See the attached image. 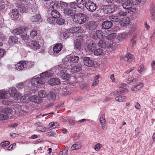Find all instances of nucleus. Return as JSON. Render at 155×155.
Returning <instances> with one entry per match:
<instances>
[{"label":"nucleus","instance_id":"63","mask_svg":"<svg viewBox=\"0 0 155 155\" xmlns=\"http://www.w3.org/2000/svg\"><path fill=\"white\" fill-rule=\"evenodd\" d=\"M136 36H133L130 40V42L132 44V45H135L136 44Z\"/></svg>","mask_w":155,"mask_h":155},{"label":"nucleus","instance_id":"20","mask_svg":"<svg viewBox=\"0 0 155 155\" xmlns=\"http://www.w3.org/2000/svg\"><path fill=\"white\" fill-rule=\"evenodd\" d=\"M112 22L109 21H105L102 23L101 26L103 29H109L112 26Z\"/></svg>","mask_w":155,"mask_h":155},{"label":"nucleus","instance_id":"57","mask_svg":"<svg viewBox=\"0 0 155 155\" xmlns=\"http://www.w3.org/2000/svg\"><path fill=\"white\" fill-rule=\"evenodd\" d=\"M14 96H13L12 97H13L14 99L15 100H20L21 97V94L19 92H16V93L15 94Z\"/></svg>","mask_w":155,"mask_h":155},{"label":"nucleus","instance_id":"35","mask_svg":"<svg viewBox=\"0 0 155 155\" xmlns=\"http://www.w3.org/2000/svg\"><path fill=\"white\" fill-rule=\"evenodd\" d=\"M87 0H77V3L78 8H84V6L85 7L86 3Z\"/></svg>","mask_w":155,"mask_h":155},{"label":"nucleus","instance_id":"13","mask_svg":"<svg viewBox=\"0 0 155 155\" xmlns=\"http://www.w3.org/2000/svg\"><path fill=\"white\" fill-rule=\"evenodd\" d=\"M29 45L30 48L35 51L39 49L41 47L39 42L36 41H31Z\"/></svg>","mask_w":155,"mask_h":155},{"label":"nucleus","instance_id":"58","mask_svg":"<svg viewBox=\"0 0 155 155\" xmlns=\"http://www.w3.org/2000/svg\"><path fill=\"white\" fill-rule=\"evenodd\" d=\"M77 5V2L76 3L75 2H73L70 3L69 7L75 10V9H76V8L78 7Z\"/></svg>","mask_w":155,"mask_h":155},{"label":"nucleus","instance_id":"1","mask_svg":"<svg viewBox=\"0 0 155 155\" xmlns=\"http://www.w3.org/2000/svg\"><path fill=\"white\" fill-rule=\"evenodd\" d=\"M51 76L50 71H46L42 73L40 77L34 78L31 80V84L35 87H39L43 84V79Z\"/></svg>","mask_w":155,"mask_h":155},{"label":"nucleus","instance_id":"45","mask_svg":"<svg viewBox=\"0 0 155 155\" xmlns=\"http://www.w3.org/2000/svg\"><path fill=\"white\" fill-rule=\"evenodd\" d=\"M94 52V53L95 55H99L103 54V50L101 48L95 50Z\"/></svg>","mask_w":155,"mask_h":155},{"label":"nucleus","instance_id":"10","mask_svg":"<svg viewBox=\"0 0 155 155\" xmlns=\"http://www.w3.org/2000/svg\"><path fill=\"white\" fill-rule=\"evenodd\" d=\"M15 68L18 71L22 70L23 69L25 70V68H29L27 66V63L25 61L20 62L15 65Z\"/></svg>","mask_w":155,"mask_h":155},{"label":"nucleus","instance_id":"38","mask_svg":"<svg viewBox=\"0 0 155 155\" xmlns=\"http://www.w3.org/2000/svg\"><path fill=\"white\" fill-rule=\"evenodd\" d=\"M8 42L11 44H17L18 39L15 36H10L9 38Z\"/></svg>","mask_w":155,"mask_h":155},{"label":"nucleus","instance_id":"15","mask_svg":"<svg viewBox=\"0 0 155 155\" xmlns=\"http://www.w3.org/2000/svg\"><path fill=\"white\" fill-rule=\"evenodd\" d=\"M76 11L75 10L73 9L68 7L67 9L64 10V13L65 15L73 17H74V15H75Z\"/></svg>","mask_w":155,"mask_h":155},{"label":"nucleus","instance_id":"44","mask_svg":"<svg viewBox=\"0 0 155 155\" xmlns=\"http://www.w3.org/2000/svg\"><path fill=\"white\" fill-rule=\"evenodd\" d=\"M65 22V21L64 18H58L56 21V23L60 25H64Z\"/></svg>","mask_w":155,"mask_h":155},{"label":"nucleus","instance_id":"12","mask_svg":"<svg viewBox=\"0 0 155 155\" xmlns=\"http://www.w3.org/2000/svg\"><path fill=\"white\" fill-rule=\"evenodd\" d=\"M60 70V71L58 73V75L62 79L66 81L68 80L70 77V75L64 72V71L62 69Z\"/></svg>","mask_w":155,"mask_h":155},{"label":"nucleus","instance_id":"59","mask_svg":"<svg viewBox=\"0 0 155 155\" xmlns=\"http://www.w3.org/2000/svg\"><path fill=\"white\" fill-rule=\"evenodd\" d=\"M7 94L5 91H0V100H2V99L6 97H7Z\"/></svg>","mask_w":155,"mask_h":155},{"label":"nucleus","instance_id":"14","mask_svg":"<svg viewBox=\"0 0 155 155\" xmlns=\"http://www.w3.org/2000/svg\"><path fill=\"white\" fill-rule=\"evenodd\" d=\"M133 56L130 53H127L125 56H120V59L124 60L125 61H127L129 63L132 62L133 59Z\"/></svg>","mask_w":155,"mask_h":155},{"label":"nucleus","instance_id":"6","mask_svg":"<svg viewBox=\"0 0 155 155\" xmlns=\"http://www.w3.org/2000/svg\"><path fill=\"white\" fill-rule=\"evenodd\" d=\"M85 3V7L88 11L93 12L96 9V5L91 0H87Z\"/></svg>","mask_w":155,"mask_h":155},{"label":"nucleus","instance_id":"3","mask_svg":"<svg viewBox=\"0 0 155 155\" xmlns=\"http://www.w3.org/2000/svg\"><path fill=\"white\" fill-rule=\"evenodd\" d=\"M87 16L83 13H78L74 15L73 21L76 23L81 25L85 22L87 20Z\"/></svg>","mask_w":155,"mask_h":155},{"label":"nucleus","instance_id":"47","mask_svg":"<svg viewBox=\"0 0 155 155\" xmlns=\"http://www.w3.org/2000/svg\"><path fill=\"white\" fill-rule=\"evenodd\" d=\"M116 34L115 33H112L109 34L107 36H105L107 40H111L114 39L116 37Z\"/></svg>","mask_w":155,"mask_h":155},{"label":"nucleus","instance_id":"5","mask_svg":"<svg viewBox=\"0 0 155 155\" xmlns=\"http://www.w3.org/2000/svg\"><path fill=\"white\" fill-rule=\"evenodd\" d=\"M72 65L68 56L62 61V62L59 65L57 66L58 70H62L65 68H69Z\"/></svg>","mask_w":155,"mask_h":155},{"label":"nucleus","instance_id":"21","mask_svg":"<svg viewBox=\"0 0 155 155\" xmlns=\"http://www.w3.org/2000/svg\"><path fill=\"white\" fill-rule=\"evenodd\" d=\"M130 18L129 17H124L121 19L120 21V24L123 26H127L130 23Z\"/></svg>","mask_w":155,"mask_h":155},{"label":"nucleus","instance_id":"42","mask_svg":"<svg viewBox=\"0 0 155 155\" xmlns=\"http://www.w3.org/2000/svg\"><path fill=\"white\" fill-rule=\"evenodd\" d=\"M60 5L61 10H63L64 12L68 7L67 3L62 1H60Z\"/></svg>","mask_w":155,"mask_h":155},{"label":"nucleus","instance_id":"40","mask_svg":"<svg viewBox=\"0 0 155 155\" xmlns=\"http://www.w3.org/2000/svg\"><path fill=\"white\" fill-rule=\"evenodd\" d=\"M8 92L10 96L12 97L15 95V94L17 92V90L15 87H12L9 89Z\"/></svg>","mask_w":155,"mask_h":155},{"label":"nucleus","instance_id":"61","mask_svg":"<svg viewBox=\"0 0 155 155\" xmlns=\"http://www.w3.org/2000/svg\"><path fill=\"white\" fill-rule=\"evenodd\" d=\"M149 10L150 13H155V5L153 4H151Z\"/></svg>","mask_w":155,"mask_h":155},{"label":"nucleus","instance_id":"29","mask_svg":"<svg viewBox=\"0 0 155 155\" xmlns=\"http://www.w3.org/2000/svg\"><path fill=\"white\" fill-rule=\"evenodd\" d=\"M2 104L4 105H8L9 106H12L13 104V102L9 99H8L6 97L2 99V100H0Z\"/></svg>","mask_w":155,"mask_h":155},{"label":"nucleus","instance_id":"46","mask_svg":"<svg viewBox=\"0 0 155 155\" xmlns=\"http://www.w3.org/2000/svg\"><path fill=\"white\" fill-rule=\"evenodd\" d=\"M38 95L39 98H41V99L42 100V98H45L46 97L47 94L45 91L43 90H41L39 91Z\"/></svg>","mask_w":155,"mask_h":155},{"label":"nucleus","instance_id":"9","mask_svg":"<svg viewBox=\"0 0 155 155\" xmlns=\"http://www.w3.org/2000/svg\"><path fill=\"white\" fill-rule=\"evenodd\" d=\"M117 8L116 6L114 5H106L104 10V12L106 14L113 13L115 11Z\"/></svg>","mask_w":155,"mask_h":155},{"label":"nucleus","instance_id":"34","mask_svg":"<svg viewBox=\"0 0 155 155\" xmlns=\"http://www.w3.org/2000/svg\"><path fill=\"white\" fill-rule=\"evenodd\" d=\"M35 126L36 129L39 131L44 132L46 130V127L43 126L40 123H36L35 124Z\"/></svg>","mask_w":155,"mask_h":155},{"label":"nucleus","instance_id":"30","mask_svg":"<svg viewBox=\"0 0 155 155\" xmlns=\"http://www.w3.org/2000/svg\"><path fill=\"white\" fill-rule=\"evenodd\" d=\"M111 42V41H110V42H109L107 48V50L110 51L113 50H114L117 46L115 43H113L112 42V43Z\"/></svg>","mask_w":155,"mask_h":155},{"label":"nucleus","instance_id":"51","mask_svg":"<svg viewBox=\"0 0 155 155\" xmlns=\"http://www.w3.org/2000/svg\"><path fill=\"white\" fill-rule=\"evenodd\" d=\"M136 79L133 77H130L129 78L127 81V83L129 84H131L136 81Z\"/></svg>","mask_w":155,"mask_h":155},{"label":"nucleus","instance_id":"55","mask_svg":"<svg viewBox=\"0 0 155 155\" xmlns=\"http://www.w3.org/2000/svg\"><path fill=\"white\" fill-rule=\"evenodd\" d=\"M99 78V76L98 75H97L94 77V80L93 81L92 84L93 86H95L98 84L99 82V80H98Z\"/></svg>","mask_w":155,"mask_h":155},{"label":"nucleus","instance_id":"17","mask_svg":"<svg viewBox=\"0 0 155 155\" xmlns=\"http://www.w3.org/2000/svg\"><path fill=\"white\" fill-rule=\"evenodd\" d=\"M97 25L96 22L94 21H90L87 24V27L89 28V30L93 31L97 28Z\"/></svg>","mask_w":155,"mask_h":155},{"label":"nucleus","instance_id":"37","mask_svg":"<svg viewBox=\"0 0 155 155\" xmlns=\"http://www.w3.org/2000/svg\"><path fill=\"white\" fill-rule=\"evenodd\" d=\"M82 69V66L80 65L73 67L71 68V71L73 73H76L80 72Z\"/></svg>","mask_w":155,"mask_h":155},{"label":"nucleus","instance_id":"52","mask_svg":"<svg viewBox=\"0 0 155 155\" xmlns=\"http://www.w3.org/2000/svg\"><path fill=\"white\" fill-rule=\"evenodd\" d=\"M143 85L142 83L139 84L134 87H133L132 90L134 91H137L143 87Z\"/></svg>","mask_w":155,"mask_h":155},{"label":"nucleus","instance_id":"49","mask_svg":"<svg viewBox=\"0 0 155 155\" xmlns=\"http://www.w3.org/2000/svg\"><path fill=\"white\" fill-rule=\"evenodd\" d=\"M80 29L79 27H74L69 28L68 30V32L72 34L74 33Z\"/></svg>","mask_w":155,"mask_h":155},{"label":"nucleus","instance_id":"64","mask_svg":"<svg viewBox=\"0 0 155 155\" xmlns=\"http://www.w3.org/2000/svg\"><path fill=\"white\" fill-rule=\"evenodd\" d=\"M137 71L139 73L141 74L143 71V65L139 66Z\"/></svg>","mask_w":155,"mask_h":155},{"label":"nucleus","instance_id":"18","mask_svg":"<svg viewBox=\"0 0 155 155\" xmlns=\"http://www.w3.org/2000/svg\"><path fill=\"white\" fill-rule=\"evenodd\" d=\"M70 88L66 85L61 86L60 87V92L64 95L69 94L71 93Z\"/></svg>","mask_w":155,"mask_h":155},{"label":"nucleus","instance_id":"41","mask_svg":"<svg viewBox=\"0 0 155 155\" xmlns=\"http://www.w3.org/2000/svg\"><path fill=\"white\" fill-rule=\"evenodd\" d=\"M26 32H24L21 35V38L25 42H27L28 41L29 37L28 35L25 33Z\"/></svg>","mask_w":155,"mask_h":155},{"label":"nucleus","instance_id":"43","mask_svg":"<svg viewBox=\"0 0 155 155\" xmlns=\"http://www.w3.org/2000/svg\"><path fill=\"white\" fill-rule=\"evenodd\" d=\"M81 146L79 143H77L73 144L71 147V149L72 150H78L81 148Z\"/></svg>","mask_w":155,"mask_h":155},{"label":"nucleus","instance_id":"23","mask_svg":"<svg viewBox=\"0 0 155 155\" xmlns=\"http://www.w3.org/2000/svg\"><path fill=\"white\" fill-rule=\"evenodd\" d=\"M63 46L61 43H58L54 46L53 48V51L54 53L58 54L61 50Z\"/></svg>","mask_w":155,"mask_h":155},{"label":"nucleus","instance_id":"32","mask_svg":"<svg viewBox=\"0 0 155 155\" xmlns=\"http://www.w3.org/2000/svg\"><path fill=\"white\" fill-rule=\"evenodd\" d=\"M47 97L49 101H54L55 100L56 95L53 91H51L48 94Z\"/></svg>","mask_w":155,"mask_h":155},{"label":"nucleus","instance_id":"8","mask_svg":"<svg viewBox=\"0 0 155 155\" xmlns=\"http://www.w3.org/2000/svg\"><path fill=\"white\" fill-rule=\"evenodd\" d=\"M105 36L104 35L103 31L100 30L95 31L92 36L93 38L95 40H97L98 39H105Z\"/></svg>","mask_w":155,"mask_h":155},{"label":"nucleus","instance_id":"22","mask_svg":"<svg viewBox=\"0 0 155 155\" xmlns=\"http://www.w3.org/2000/svg\"><path fill=\"white\" fill-rule=\"evenodd\" d=\"M20 16L19 12L18 9L16 8L13 9L12 11L11 17L14 18V20H16L19 18Z\"/></svg>","mask_w":155,"mask_h":155},{"label":"nucleus","instance_id":"39","mask_svg":"<svg viewBox=\"0 0 155 155\" xmlns=\"http://www.w3.org/2000/svg\"><path fill=\"white\" fill-rule=\"evenodd\" d=\"M29 100V96L27 94L21 96L20 101L23 103H27Z\"/></svg>","mask_w":155,"mask_h":155},{"label":"nucleus","instance_id":"7","mask_svg":"<svg viewBox=\"0 0 155 155\" xmlns=\"http://www.w3.org/2000/svg\"><path fill=\"white\" fill-rule=\"evenodd\" d=\"M83 61V63L86 66L91 67L93 66L94 63L93 60H91L90 58L87 57H83L82 58Z\"/></svg>","mask_w":155,"mask_h":155},{"label":"nucleus","instance_id":"60","mask_svg":"<svg viewBox=\"0 0 155 155\" xmlns=\"http://www.w3.org/2000/svg\"><path fill=\"white\" fill-rule=\"evenodd\" d=\"M8 118V116L0 113V120H7Z\"/></svg>","mask_w":155,"mask_h":155},{"label":"nucleus","instance_id":"4","mask_svg":"<svg viewBox=\"0 0 155 155\" xmlns=\"http://www.w3.org/2000/svg\"><path fill=\"white\" fill-rule=\"evenodd\" d=\"M131 1L132 0H125L124 1V2L122 4L123 8L125 10V11L130 13L131 12H135L136 10L135 8H132L133 3Z\"/></svg>","mask_w":155,"mask_h":155},{"label":"nucleus","instance_id":"26","mask_svg":"<svg viewBox=\"0 0 155 155\" xmlns=\"http://www.w3.org/2000/svg\"><path fill=\"white\" fill-rule=\"evenodd\" d=\"M41 19V15L39 14L33 16L30 18L31 21L33 22H38L40 21Z\"/></svg>","mask_w":155,"mask_h":155},{"label":"nucleus","instance_id":"31","mask_svg":"<svg viewBox=\"0 0 155 155\" xmlns=\"http://www.w3.org/2000/svg\"><path fill=\"white\" fill-rule=\"evenodd\" d=\"M31 101L36 103H40L42 102V99L41 98H39L36 95L31 96L30 97Z\"/></svg>","mask_w":155,"mask_h":155},{"label":"nucleus","instance_id":"53","mask_svg":"<svg viewBox=\"0 0 155 155\" xmlns=\"http://www.w3.org/2000/svg\"><path fill=\"white\" fill-rule=\"evenodd\" d=\"M109 18L110 21L114 22H117L119 21V18L117 16H109Z\"/></svg>","mask_w":155,"mask_h":155},{"label":"nucleus","instance_id":"19","mask_svg":"<svg viewBox=\"0 0 155 155\" xmlns=\"http://www.w3.org/2000/svg\"><path fill=\"white\" fill-rule=\"evenodd\" d=\"M81 38L75 40L74 45L76 50L80 51L81 49Z\"/></svg>","mask_w":155,"mask_h":155},{"label":"nucleus","instance_id":"50","mask_svg":"<svg viewBox=\"0 0 155 155\" xmlns=\"http://www.w3.org/2000/svg\"><path fill=\"white\" fill-rule=\"evenodd\" d=\"M18 10L21 13H26V8L23 5H20L18 7Z\"/></svg>","mask_w":155,"mask_h":155},{"label":"nucleus","instance_id":"24","mask_svg":"<svg viewBox=\"0 0 155 155\" xmlns=\"http://www.w3.org/2000/svg\"><path fill=\"white\" fill-rule=\"evenodd\" d=\"M48 83L51 85H57L60 83V81L58 78H54L50 79L48 81Z\"/></svg>","mask_w":155,"mask_h":155},{"label":"nucleus","instance_id":"33","mask_svg":"<svg viewBox=\"0 0 155 155\" xmlns=\"http://www.w3.org/2000/svg\"><path fill=\"white\" fill-rule=\"evenodd\" d=\"M51 14L52 17L54 18H59L61 15L60 12L55 9L52 10Z\"/></svg>","mask_w":155,"mask_h":155},{"label":"nucleus","instance_id":"36","mask_svg":"<svg viewBox=\"0 0 155 155\" xmlns=\"http://www.w3.org/2000/svg\"><path fill=\"white\" fill-rule=\"evenodd\" d=\"M69 33L68 32V30L64 28L62 30L61 32V33L60 35L64 38L66 39L69 37L68 34Z\"/></svg>","mask_w":155,"mask_h":155},{"label":"nucleus","instance_id":"11","mask_svg":"<svg viewBox=\"0 0 155 155\" xmlns=\"http://www.w3.org/2000/svg\"><path fill=\"white\" fill-rule=\"evenodd\" d=\"M28 29L26 27H20L13 30L12 33L15 35H21L24 32H27Z\"/></svg>","mask_w":155,"mask_h":155},{"label":"nucleus","instance_id":"54","mask_svg":"<svg viewBox=\"0 0 155 155\" xmlns=\"http://www.w3.org/2000/svg\"><path fill=\"white\" fill-rule=\"evenodd\" d=\"M37 35V31L35 29H33L30 32V37L32 38H34Z\"/></svg>","mask_w":155,"mask_h":155},{"label":"nucleus","instance_id":"25","mask_svg":"<svg viewBox=\"0 0 155 155\" xmlns=\"http://www.w3.org/2000/svg\"><path fill=\"white\" fill-rule=\"evenodd\" d=\"M110 41H104L103 40H100L97 43V45L99 47L103 48H107L108 46V44Z\"/></svg>","mask_w":155,"mask_h":155},{"label":"nucleus","instance_id":"2","mask_svg":"<svg viewBox=\"0 0 155 155\" xmlns=\"http://www.w3.org/2000/svg\"><path fill=\"white\" fill-rule=\"evenodd\" d=\"M127 84L122 83L120 85L119 90L117 91H116L114 92L115 95H117L115 97V99L116 101L119 102H122L124 101L126 99V97L124 96L120 95H122L125 92H127V89L126 88Z\"/></svg>","mask_w":155,"mask_h":155},{"label":"nucleus","instance_id":"56","mask_svg":"<svg viewBox=\"0 0 155 155\" xmlns=\"http://www.w3.org/2000/svg\"><path fill=\"white\" fill-rule=\"evenodd\" d=\"M127 35L125 33L121 34L118 36L117 38L120 41H122L125 38Z\"/></svg>","mask_w":155,"mask_h":155},{"label":"nucleus","instance_id":"28","mask_svg":"<svg viewBox=\"0 0 155 155\" xmlns=\"http://www.w3.org/2000/svg\"><path fill=\"white\" fill-rule=\"evenodd\" d=\"M68 56L69 57V58L72 64V63H77L79 62V58L78 56L75 55H68Z\"/></svg>","mask_w":155,"mask_h":155},{"label":"nucleus","instance_id":"48","mask_svg":"<svg viewBox=\"0 0 155 155\" xmlns=\"http://www.w3.org/2000/svg\"><path fill=\"white\" fill-rule=\"evenodd\" d=\"M16 87L18 90H20L25 87V84L23 82L18 83L16 84Z\"/></svg>","mask_w":155,"mask_h":155},{"label":"nucleus","instance_id":"16","mask_svg":"<svg viewBox=\"0 0 155 155\" xmlns=\"http://www.w3.org/2000/svg\"><path fill=\"white\" fill-rule=\"evenodd\" d=\"M96 44L94 42L91 40L87 44V46L88 50L91 52H94L96 48Z\"/></svg>","mask_w":155,"mask_h":155},{"label":"nucleus","instance_id":"62","mask_svg":"<svg viewBox=\"0 0 155 155\" xmlns=\"http://www.w3.org/2000/svg\"><path fill=\"white\" fill-rule=\"evenodd\" d=\"M10 143L9 141H6L1 143L0 145L2 147H6L8 145L10 144Z\"/></svg>","mask_w":155,"mask_h":155},{"label":"nucleus","instance_id":"27","mask_svg":"<svg viewBox=\"0 0 155 155\" xmlns=\"http://www.w3.org/2000/svg\"><path fill=\"white\" fill-rule=\"evenodd\" d=\"M2 112L6 114V115H13L14 112L13 110L9 107H5L2 110Z\"/></svg>","mask_w":155,"mask_h":155}]
</instances>
